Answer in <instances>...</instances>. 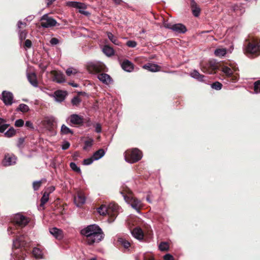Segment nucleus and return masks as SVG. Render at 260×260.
Returning <instances> with one entry per match:
<instances>
[{
	"instance_id": "nucleus-31",
	"label": "nucleus",
	"mask_w": 260,
	"mask_h": 260,
	"mask_svg": "<svg viewBox=\"0 0 260 260\" xmlns=\"http://www.w3.org/2000/svg\"><path fill=\"white\" fill-rule=\"evenodd\" d=\"M49 197V193L45 191L41 199L40 206L43 207L44 205L48 201Z\"/></svg>"
},
{
	"instance_id": "nucleus-4",
	"label": "nucleus",
	"mask_w": 260,
	"mask_h": 260,
	"mask_svg": "<svg viewBox=\"0 0 260 260\" xmlns=\"http://www.w3.org/2000/svg\"><path fill=\"white\" fill-rule=\"evenodd\" d=\"M125 201L129 204L131 206L136 210L137 212L140 213V209L142 207V203L140 200L133 197L132 191L127 189L125 191H120Z\"/></svg>"
},
{
	"instance_id": "nucleus-49",
	"label": "nucleus",
	"mask_w": 260,
	"mask_h": 260,
	"mask_svg": "<svg viewBox=\"0 0 260 260\" xmlns=\"http://www.w3.org/2000/svg\"><path fill=\"white\" fill-rule=\"evenodd\" d=\"M42 180L36 181L33 182L32 186L33 188L35 190H37L40 187L42 184Z\"/></svg>"
},
{
	"instance_id": "nucleus-63",
	"label": "nucleus",
	"mask_w": 260,
	"mask_h": 260,
	"mask_svg": "<svg viewBox=\"0 0 260 260\" xmlns=\"http://www.w3.org/2000/svg\"><path fill=\"white\" fill-rule=\"evenodd\" d=\"M144 260H154V258L151 255L144 256Z\"/></svg>"
},
{
	"instance_id": "nucleus-34",
	"label": "nucleus",
	"mask_w": 260,
	"mask_h": 260,
	"mask_svg": "<svg viewBox=\"0 0 260 260\" xmlns=\"http://www.w3.org/2000/svg\"><path fill=\"white\" fill-rule=\"evenodd\" d=\"M98 213L101 215L108 214V208L106 205H102L98 209Z\"/></svg>"
},
{
	"instance_id": "nucleus-15",
	"label": "nucleus",
	"mask_w": 260,
	"mask_h": 260,
	"mask_svg": "<svg viewBox=\"0 0 260 260\" xmlns=\"http://www.w3.org/2000/svg\"><path fill=\"white\" fill-rule=\"evenodd\" d=\"M67 95V92L61 90H56L53 94L51 95L55 98V101L59 103L63 102Z\"/></svg>"
},
{
	"instance_id": "nucleus-59",
	"label": "nucleus",
	"mask_w": 260,
	"mask_h": 260,
	"mask_svg": "<svg viewBox=\"0 0 260 260\" xmlns=\"http://www.w3.org/2000/svg\"><path fill=\"white\" fill-rule=\"evenodd\" d=\"M164 26L165 27L170 29H172V27H173V24L169 23L167 21L164 22Z\"/></svg>"
},
{
	"instance_id": "nucleus-38",
	"label": "nucleus",
	"mask_w": 260,
	"mask_h": 260,
	"mask_svg": "<svg viewBox=\"0 0 260 260\" xmlns=\"http://www.w3.org/2000/svg\"><path fill=\"white\" fill-rule=\"evenodd\" d=\"M19 38L21 42L23 40H25L26 38L27 32L25 29L21 30L19 29L18 30Z\"/></svg>"
},
{
	"instance_id": "nucleus-50",
	"label": "nucleus",
	"mask_w": 260,
	"mask_h": 260,
	"mask_svg": "<svg viewBox=\"0 0 260 260\" xmlns=\"http://www.w3.org/2000/svg\"><path fill=\"white\" fill-rule=\"evenodd\" d=\"M94 160V159H93V157L92 156L90 158H88L84 159L83 164L84 165H89L91 164L93 162Z\"/></svg>"
},
{
	"instance_id": "nucleus-46",
	"label": "nucleus",
	"mask_w": 260,
	"mask_h": 260,
	"mask_svg": "<svg viewBox=\"0 0 260 260\" xmlns=\"http://www.w3.org/2000/svg\"><path fill=\"white\" fill-rule=\"evenodd\" d=\"M254 91L255 93H260V80L254 82Z\"/></svg>"
},
{
	"instance_id": "nucleus-54",
	"label": "nucleus",
	"mask_w": 260,
	"mask_h": 260,
	"mask_svg": "<svg viewBox=\"0 0 260 260\" xmlns=\"http://www.w3.org/2000/svg\"><path fill=\"white\" fill-rule=\"evenodd\" d=\"M31 42L30 40H26L24 43V47L26 49L30 48L31 47Z\"/></svg>"
},
{
	"instance_id": "nucleus-36",
	"label": "nucleus",
	"mask_w": 260,
	"mask_h": 260,
	"mask_svg": "<svg viewBox=\"0 0 260 260\" xmlns=\"http://www.w3.org/2000/svg\"><path fill=\"white\" fill-rule=\"evenodd\" d=\"M221 71L225 74L227 77H231L233 75V71L232 69L226 66L222 68Z\"/></svg>"
},
{
	"instance_id": "nucleus-2",
	"label": "nucleus",
	"mask_w": 260,
	"mask_h": 260,
	"mask_svg": "<svg viewBox=\"0 0 260 260\" xmlns=\"http://www.w3.org/2000/svg\"><path fill=\"white\" fill-rule=\"evenodd\" d=\"M14 223L13 227H9L8 229V234L9 235L17 234L20 232L21 229L25 226L29 222V218L21 214H16L13 218Z\"/></svg>"
},
{
	"instance_id": "nucleus-5",
	"label": "nucleus",
	"mask_w": 260,
	"mask_h": 260,
	"mask_svg": "<svg viewBox=\"0 0 260 260\" xmlns=\"http://www.w3.org/2000/svg\"><path fill=\"white\" fill-rule=\"evenodd\" d=\"M244 52L248 56H257L260 55V42L253 40L245 45Z\"/></svg>"
},
{
	"instance_id": "nucleus-22",
	"label": "nucleus",
	"mask_w": 260,
	"mask_h": 260,
	"mask_svg": "<svg viewBox=\"0 0 260 260\" xmlns=\"http://www.w3.org/2000/svg\"><path fill=\"white\" fill-rule=\"evenodd\" d=\"M172 30L178 33H184L187 30L185 26L181 23L173 24Z\"/></svg>"
},
{
	"instance_id": "nucleus-24",
	"label": "nucleus",
	"mask_w": 260,
	"mask_h": 260,
	"mask_svg": "<svg viewBox=\"0 0 260 260\" xmlns=\"http://www.w3.org/2000/svg\"><path fill=\"white\" fill-rule=\"evenodd\" d=\"M190 76L192 78L198 80L199 81H204L205 76L201 75L198 71L194 70L190 73Z\"/></svg>"
},
{
	"instance_id": "nucleus-19",
	"label": "nucleus",
	"mask_w": 260,
	"mask_h": 260,
	"mask_svg": "<svg viewBox=\"0 0 260 260\" xmlns=\"http://www.w3.org/2000/svg\"><path fill=\"white\" fill-rule=\"evenodd\" d=\"M49 232L56 239H61L63 237L62 231L57 228L50 229Z\"/></svg>"
},
{
	"instance_id": "nucleus-7",
	"label": "nucleus",
	"mask_w": 260,
	"mask_h": 260,
	"mask_svg": "<svg viewBox=\"0 0 260 260\" xmlns=\"http://www.w3.org/2000/svg\"><path fill=\"white\" fill-rule=\"evenodd\" d=\"M89 71L95 73L101 74V72H107V68L104 63L100 61L90 62L87 64Z\"/></svg>"
},
{
	"instance_id": "nucleus-61",
	"label": "nucleus",
	"mask_w": 260,
	"mask_h": 260,
	"mask_svg": "<svg viewBox=\"0 0 260 260\" xmlns=\"http://www.w3.org/2000/svg\"><path fill=\"white\" fill-rule=\"evenodd\" d=\"M70 143L68 142H66L62 146V149L63 150H66L70 147Z\"/></svg>"
},
{
	"instance_id": "nucleus-17",
	"label": "nucleus",
	"mask_w": 260,
	"mask_h": 260,
	"mask_svg": "<svg viewBox=\"0 0 260 260\" xmlns=\"http://www.w3.org/2000/svg\"><path fill=\"white\" fill-rule=\"evenodd\" d=\"M131 234L134 237L139 240H141L143 239V232L142 229L139 227L135 228L131 231Z\"/></svg>"
},
{
	"instance_id": "nucleus-21",
	"label": "nucleus",
	"mask_w": 260,
	"mask_h": 260,
	"mask_svg": "<svg viewBox=\"0 0 260 260\" xmlns=\"http://www.w3.org/2000/svg\"><path fill=\"white\" fill-rule=\"evenodd\" d=\"M27 79L29 82L34 87L38 86V80L36 75L34 73H29L27 74Z\"/></svg>"
},
{
	"instance_id": "nucleus-41",
	"label": "nucleus",
	"mask_w": 260,
	"mask_h": 260,
	"mask_svg": "<svg viewBox=\"0 0 260 260\" xmlns=\"http://www.w3.org/2000/svg\"><path fill=\"white\" fill-rule=\"evenodd\" d=\"M15 133V129L13 127H11L5 133V136L8 138H10L14 136Z\"/></svg>"
},
{
	"instance_id": "nucleus-26",
	"label": "nucleus",
	"mask_w": 260,
	"mask_h": 260,
	"mask_svg": "<svg viewBox=\"0 0 260 260\" xmlns=\"http://www.w3.org/2000/svg\"><path fill=\"white\" fill-rule=\"evenodd\" d=\"M102 50L104 53L108 56H111L114 54L113 49L107 45L104 46Z\"/></svg>"
},
{
	"instance_id": "nucleus-6",
	"label": "nucleus",
	"mask_w": 260,
	"mask_h": 260,
	"mask_svg": "<svg viewBox=\"0 0 260 260\" xmlns=\"http://www.w3.org/2000/svg\"><path fill=\"white\" fill-rule=\"evenodd\" d=\"M142 157V153L137 148L127 150L125 152V160L128 162L133 164L138 161Z\"/></svg>"
},
{
	"instance_id": "nucleus-52",
	"label": "nucleus",
	"mask_w": 260,
	"mask_h": 260,
	"mask_svg": "<svg viewBox=\"0 0 260 260\" xmlns=\"http://www.w3.org/2000/svg\"><path fill=\"white\" fill-rule=\"evenodd\" d=\"M137 45V43L135 41L129 40L126 42V45L129 47L134 48Z\"/></svg>"
},
{
	"instance_id": "nucleus-3",
	"label": "nucleus",
	"mask_w": 260,
	"mask_h": 260,
	"mask_svg": "<svg viewBox=\"0 0 260 260\" xmlns=\"http://www.w3.org/2000/svg\"><path fill=\"white\" fill-rule=\"evenodd\" d=\"M26 245L24 236L21 235L15 240H13V245L15 248L14 254L12 255L11 260H24V252L19 248L24 247Z\"/></svg>"
},
{
	"instance_id": "nucleus-18",
	"label": "nucleus",
	"mask_w": 260,
	"mask_h": 260,
	"mask_svg": "<svg viewBox=\"0 0 260 260\" xmlns=\"http://www.w3.org/2000/svg\"><path fill=\"white\" fill-rule=\"evenodd\" d=\"M143 68L150 72H155L159 71L160 67L154 63H147L143 66Z\"/></svg>"
},
{
	"instance_id": "nucleus-53",
	"label": "nucleus",
	"mask_w": 260,
	"mask_h": 260,
	"mask_svg": "<svg viewBox=\"0 0 260 260\" xmlns=\"http://www.w3.org/2000/svg\"><path fill=\"white\" fill-rule=\"evenodd\" d=\"M24 125V121L21 119H17L15 122V125L16 127H22Z\"/></svg>"
},
{
	"instance_id": "nucleus-23",
	"label": "nucleus",
	"mask_w": 260,
	"mask_h": 260,
	"mask_svg": "<svg viewBox=\"0 0 260 260\" xmlns=\"http://www.w3.org/2000/svg\"><path fill=\"white\" fill-rule=\"evenodd\" d=\"M121 67L124 71L128 72H132L134 69L133 63L128 60H125L122 62Z\"/></svg>"
},
{
	"instance_id": "nucleus-13",
	"label": "nucleus",
	"mask_w": 260,
	"mask_h": 260,
	"mask_svg": "<svg viewBox=\"0 0 260 260\" xmlns=\"http://www.w3.org/2000/svg\"><path fill=\"white\" fill-rule=\"evenodd\" d=\"M2 100L6 105L10 106L13 103V95L11 92L4 91L2 94Z\"/></svg>"
},
{
	"instance_id": "nucleus-57",
	"label": "nucleus",
	"mask_w": 260,
	"mask_h": 260,
	"mask_svg": "<svg viewBox=\"0 0 260 260\" xmlns=\"http://www.w3.org/2000/svg\"><path fill=\"white\" fill-rule=\"evenodd\" d=\"M95 131L98 133H100L102 131V127L100 123H96L95 125Z\"/></svg>"
},
{
	"instance_id": "nucleus-42",
	"label": "nucleus",
	"mask_w": 260,
	"mask_h": 260,
	"mask_svg": "<svg viewBox=\"0 0 260 260\" xmlns=\"http://www.w3.org/2000/svg\"><path fill=\"white\" fill-rule=\"evenodd\" d=\"M18 110L22 112H26L29 111V107L27 105L24 104H21L19 105V106L18 108Z\"/></svg>"
},
{
	"instance_id": "nucleus-32",
	"label": "nucleus",
	"mask_w": 260,
	"mask_h": 260,
	"mask_svg": "<svg viewBox=\"0 0 260 260\" xmlns=\"http://www.w3.org/2000/svg\"><path fill=\"white\" fill-rule=\"evenodd\" d=\"M6 120L0 118V133H4L9 126V124H6Z\"/></svg>"
},
{
	"instance_id": "nucleus-44",
	"label": "nucleus",
	"mask_w": 260,
	"mask_h": 260,
	"mask_svg": "<svg viewBox=\"0 0 260 260\" xmlns=\"http://www.w3.org/2000/svg\"><path fill=\"white\" fill-rule=\"evenodd\" d=\"M81 102L80 99L77 96H74L71 100L72 104L75 106H78Z\"/></svg>"
},
{
	"instance_id": "nucleus-43",
	"label": "nucleus",
	"mask_w": 260,
	"mask_h": 260,
	"mask_svg": "<svg viewBox=\"0 0 260 260\" xmlns=\"http://www.w3.org/2000/svg\"><path fill=\"white\" fill-rule=\"evenodd\" d=\"M118 242L125 248H128L130 246L129 242L123 238H119Z\"/></svg>"
},
{
	"instance_id": "nucleus-45",
	"label": "nucleus",
	"mask_w": 260,
	"mask_h": 260,
	"mask_svg": "<svg viewBox=\"0 0 260 260\" xmlns=\"http://www.w3.org/2000/svg\"><path fill=\"white\" fill-rule=\"evenodd\" d=\"M70 166L74 171L78 173H81V171L80 168H79L75 162H71Z\"/></svg>"
},
{
	"instance_id": "nucleus-47",
	"label": "nucleus",
	"mask_w": 260,
	"mask_h": 260,
	"mask_svg": "<svg viewBox=\"0 0 260 260\" xmlns=\"http://www.w3.org/2000/svg\"><path fill=\"white\" fill-rule=\"evenodd\" d=\"M222 85L220 82L216 81L211 84V87L215 90H218L221 89Z\"/></svg>"
},
{
	"instance_id": "nucleus-28",
	"label": "nucleus",
	"mask_w": 260,
	"mask_h": 260,
	"mask_svg": "<svg viewBox=\"0 0 260 260\" xmlns=\"http://www.w3.org/2000/svg\"><path fill=\"white\" fill-rule=\"evenodd\" d=\"M32 254L36 259H41L43 258V253L42 250L38 248H34L32 250Z\"/></svg>"
},
{
	"instance_id": "nucleus-1",
	"label": "nucleus",
	"mask_w": 260,
	"mask_h": 260,
	"mask_svg": "<svg viewBox=\"0 0 260 260\" xmlns=\"http://www.w3.org/2000/svg\"><path fill=\"white\" fill-rule=\"evenodd\" d=\"M81 234L86 237V241L89 245L99 243L104 238L102 229L95 224L89 225L82 229Z\"/></svg>"
},
{
	"instance_id": "nucleus-62",
	"label": "nucleus",
	"mask_w": 260,
	"mask_h": 260,
	"mask_svg": "<svg viewBox=\"0 0 260 260\" xmlns=\"http://www.w3.org/2000/svg\"><path fill=\"white\" fill-rule=\"evenodd\" d=\"M84 122L86 123L87 126H90L92 124V122L89 118H87V119H84Z\"/></svg>"
},
{
	"instance_id": "nucleus-35",
	"label": "nucleus",
	"mask_w": 260,
	"mask_h": 260,
	"mask_svg": "<svg viewBox=\"0 0 260 260\" xmlns=\"http://www.w3.org/2000/svg\"><path fill=\"white\" fill-rule=\"evenodd\" d=\"M60 132L62 135H67L68 134H73V132L70 128L64 124H62L61 126Z\"/></svg>"
},
{
	"instance_id": "nucleus-60",
	"label": "nucleus",
	"mask_w": 260,
	"mask_h": 260,
	"mask_svg": "<svg viewBox=\"0 0 260 260\" xmlns=\"http://www.w3.org/2000/svg\"><path fill=\"white\" fill-rule=\"evenodd\" d=\"M24 142V138H19L18 141L17 146L19 148L21 147V146H22Z\"/></svg>"
},
{
	"instance_id": "nucleus-30",
	"label": "nucleus",
	"mask_w": 260,
	"mask_h": 260,
	"mask_svg": "<svg viewBox=\"0 0 260 260\" xmlns=\"http://www.w3.org/2000/svg\"><path fill=\"white\" fill-rule=\"evenodd\" d=\"M107 36L109 38V39L115 45L120 46V43L118 41V40L117 39L116 37L114 36L111 32H107Z\"/></svg>"
},
{
	"instance_id": "nucleus-8",
	"label": "nucleus",
	"mask_w": 260,
	"mask_h": 260,
	"mask_svg": "<svg viewBox=\"0 0 260 260\" xmlns=\"http://www.w3.org/2000/svg\"><path fill=\"white\" fill-rule=\"evenodd\" d=\"M218 63L215 60H211L208 62L201 65L202 71L205 73L212 74L218 69Z\"/></svg>"
},
{
	"instance_id": "nucleus-40",
	"label": "nucleus",
	"mask_w": 260,
	"mask_h": 260,
	"mask_svg": "<svg viewBox=\"0 0 260 260\" xmlns=\"http://www.w3.org/2000/svg\"><path fill=\"white\" fill-rule=\"evenodd\" d=\"M159 249L161 251H167L169 249V246L167 242H162L159 245Z\"/></svg>"
},
{
	"instance_id": "nucleus-9",
	"label": "nucleus",
	"mask_w": 260,
	"mask_h": 260,
	"mask_svg": "<svg viewBox=\"0 0 260 260\" xmlns=\"http://www.w3.org/2000/svg\"><path fill=\"white\" fill-rule=\"evenodd\" d=\"M40 21H41V26L44 28L55 26L57 24V21L52 17L49 16L48 14L43 15Z\"/></svg>"
},
{
	"instance_id": "nucleus-16",
	"label": "nucleus",
	"mask_w": 260,
	"mask_h": 260,
	"mask_svg": "<svg viewBox=\"0 0 260 260\" xmlns=\"http://www.w3.org/2000/svg\"><path fill=\"white\" fill-rule=\"evenodd\" d=\"M98 79L103 83L108 85L112 82V78L107 74L102 73L97 76Z\"/></svg>"
},
{
	"instance_id": "nucleus-10",
	"label": "nucleus",
	"mask_w": 260,
	"mask_h": 260,
	"mask_svg": "<svg viewBox=\"0 0 260 260\" xmlns=\"http://www.w3.org/2000/svg\"><path fill=\"white\" fill-rule=\"evenodd\" d=\"M69 120V123L75 125H80L84 123V118L83 116L79 115L77 114H73L70 115V116L67 119V121Z\"/></svg>"
},
{
	"instance_id": "nucleus-51",
	"label": "nucleus",
	"mask_w": 260,
	"mask_h": 260,
	"mask_svg": "<svg viewBox=\"0 0 260 260\" xmlns=\"http://www.w3.org/2000/svg\"><path fill=\"white\" fill-rule=\"evenodd\" d=\"M26 26V23L25 22H22L21 21H19L17 23V29L23 30Z\"/></svg>"
},
{
	"instance_id": "nucleus-56",
	"label": "nucleus",
	"mask_w": 260,
	"mask_h": 260,
	"mask_svg": "<svg viewBox=\"0 0 260 260\" xmlns=\"http://www.w3.org/2000/svg\"><path fill=\"white\" fill-rule=\"evenodd\" d=\"M25 125L26 126L29 127L31 129L34 130V126L33 125L32 123L30 121H26L25 122Z\"/></svg>"
},
{
	"instance_id": "nucleus-27",
	"label": "nucleus",
	"mask_w": 260,
	"mask_h": 260,
	"mask_svg": "<svg viewBox=\"0 0 260 260\" xmlns=\"http://www.w3.org/2000/svg\"><path fill=\"white\" fill-rule=\"evenodd\" d=\"M105 151L103 149H100L93 153L92 157L94 160H97L101 158L105 155Z\"/></svg>"
},
{
	"instance_id": "nucleus-37",
	"label": "nucleus",
	"mask_w": 260,
	"mask_h": 260,
	"mask_svg": "<svg viewBox=\"0 0 260 260\" xmlns=\"http://www.w3.org/2000/svg\"><path fill=\"white\" fill-rule=\"evenodd\" d=\"M55 121V118L53 117H47L45 120V122L46 123L47 125L49 127H51L53 125Z\"/></svg>"
},
{
	"instance_id": "nucleus-55",
	"label": "nucleus",
	"mask_w": 260,
	"mask_h": 260,
	"mask_svg": "<svg viewBox=\"0 0 260 260\" xmlns=\"http://www.w3.org/2000/svg\"><path fill=\"white\" fill-rule=\"evenodd\" d=\"M50 44L52 45H57V44H58L59 43V40L58 39L56 38H52L50 41Z\"/></svg>"
},
{
	"instance_id": "nucleus-58",
	"label": "nucleus",
	"mask_w": 260,
	"mask_h": 260,
	"mask_svg": "<svg viewBox=\"0 0 260 260\" xmlns=\"http://www.w3.org/2000/svg\"><path fill=\"white\" fill-rule=\"evenodd\" d=\"M164 260H174V257L171 254L168 253L164 256Z\"/></svg>"
},
{
	"instance_id": "nucleus-64",
	"label": "nucleus",
	"mask_w": 260,
	"mask_h": 260,
	"mask_svg": "<svg viewBox=\"0 0 260 260\" xmlns=\"http://www.w3.org/2000/svg\"><path fill=\"white\" fill-rule=\"evenodd\" d=\"M54 190H55L54 186H50L47 188V190L48 191V192H47L49 193V194H50V193L52 192Z\"/></svg>"
},
{
	"instance_id": "nucleus-48",
	"label": "nucleus",
	"mask_w": 260,
	"mask_h": 260,
	"mask_svg": "<svg viewBox=\"0 0 260 260\" xmlns=\"http://www.w3.org/2000/svg\"><path fill=\"white\" fill-rule=\"evenodd\" d=\"M68 5L74 8H81L82 4L77 2H70L68 3Z\"/></svg>"
},
{
	"instance_id": "nucleus-39",
	"label": "nucleus",
	"mask_w": 260,
	"mask_h": 260,
	"mask_svg": "<svg viewBox=\"0 0 260 260\" xmlns=\"http://www.w3.org/2000/svg\"><path fill=\"white\" fill-rule=\"evenodd\" d=\"M78 73L77 70L73 68H69L66 71V73L68 76H75Z\"/></svg>"
},
{
	"instance_id": "nucleus-11",
	"label": "nucleus",
	"mask_w": 260,
	"mask_h": 260,
	"mask_svg": "<svg viewBox=\"0 0 260 260\" xmlns=\"http://www.w3.org/2000/svg\"><path fill=\"white\" fill-rule=\"evenodd\" d=\"M51 74L52 76V80L57 83H64L66 81L63 73L58 71H52Z\"/></svg>"
},
{
	"instance_id": "nucleus-29",
	"label": "nucleus",
	"mask_w": 260,
	"mask_h": 260,
	"mask_svg": "<svg viewBox=\"0 0 260 260\" xmlns=\"http://www.w3.org/2000/svg\"><path fill=\"white\" fill-rule=\"evenodd\" d=\"M227 52V50L225 48H217L214 51V54L217 57L224 56Z\"/></svg>"
},
{
	"instance_id": "nucleus-14",
	"label": "nucleus",
	"mask_w": 260,
	"mask_h": 260,
	"mask_svg": "<svg viewBox=\"0 0 260 260\" xmlns=\"http://www.w3.org/2000/svg\"><path fill=\"white\" fill-rule=\"evenodd\" d=\"M16 160L17 158L14 155L7 154L5 155L2 163L4 166H10L15 164Z\"/></svg>"
},
{
	"instance_id": "nucleus-12",
	"label": "nucleus",
	"mask_w": 260,
	"mask_h": 260,
	"mask_svg": "<svg viewBox=\"0 0 260 260\" xmlns=\"http://www.w3.org/2000/svg\"><path fill=\"white\" fill-rule=\"evenodd\" d=\"M74 201L77 207H80L86 201V197L84 193L82 191H78L77 195L74 197Z\"/></svg>"
},
{
	"instance_id": "nucleus-33",
	"label": "nucleus",
	"mask_w": 260,
	"mask_h": 260,
	"mask_svg": "<svg viewBox=\"0 0 260 260\" xmlns=\"http://www.w3.org/2000/svg\"><path fill=\"white\" fill-rule=\"evenodd\" d=\"M93 143V140L90 139L89 140H86L84 142V146L83 148L85 151H88L89 149L92 147Z\"/></svg>"
},
{
	"instance_id": "nucleus-20",
	"label": "nucleus",
	"mask_w": 260,
	"mask_h": 260,
	"mask_svg": "<svg viewBox=\"0 0 260 260\" xmlns=\"http://www.w3.org/2000/svg\"><path fill=\"white\" fill-rule=\"evenodd\" d=\"M108 215L113 214V216H115L116 215L117 212L119 209V206L115 203H110L108 206Z\"/></svg>"
},
{
	"instance_id": "nucleus-25",
	"label": "nucleus",
	"mask_w": 260,
	"mask_h": 260,
	"mask_svg": "<svg viewBox=\"0 0 260 260\" xmlns=\"http://www.w3.org/2000/svg\"><path fill=\"white\" fill-rule=\"evenodd\" d=\"M191 9L192 12L194 16L198 17L201 12V9L197 4L195 3L194 0H191Z\"/></svg>"
}]
</instances>
